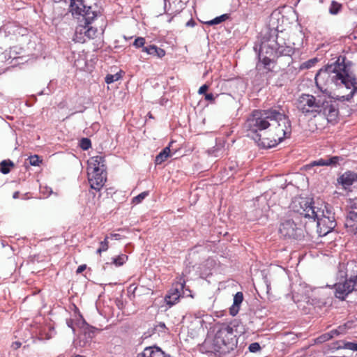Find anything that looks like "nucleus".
Returning <instances> with one entry per match:
<instances>
[{"label": "nucleus", "mask_w": 357, "mask_h": 357, "mask_svg": "<svg viewBox=\"0 0 357 357\" xmlns=\"http://www.w3.org/2000/svg\"><path fill=\"white\" fill-rule=\"evenodd\" d=\"M352 64L345 56H339L335 61L317 73L314 77L317 87L323 93L327 91V86L331 84L338 89L351 90L340 98L343 101H350L357 94V77L351 70Z\"/></svg>", "instance_id": "f257e3e1"}, {"label": "nucleus", "mask_w": 357, "mask_h": 357, "mask_svg": "<svg viewBox=\"0 0 357 357\" xmlns=\"http://www.w3.org/2000/svg\"><path fill=\"white\" fill-rule=\"evenodd\" d=\"M294 213L317 222L319 235L326 236L336 227L335 216L325 217L321 207L315 206L312 199L307 197H295L290 205Z\"/></svg>", "instance_id": "f03ea898"}, {"label": "nucleus", "mask_w": 357, "mask_h": 357, "mask_svg": "<svg viewBox=\"0 0 357 357\" xmlns=\"http://www.w3.org/2000/svg\"><path fill=\"white\" fill-rule=\"evenodd\" d=\"M296 107L305 116L318 115L324 116L328 123H335L339 110L337 103L332 100H321L310 94L303 93L296 100Z\"/></svg>", "instance_id": "7ed1b4c3"}, {"label": "nucleus", "mask_w": 357, "mask_h": 357, "mask_svg": "<svg viewBox=\"0 0 357 357\" xmlns=\"http://www.w3.org/2000/svg\"><path fill=\"white\" fill-rule=\"evenodd\" d=\"M236 335L231 326L224 325L218 330L213 338L208 337L200 345L202 353L226 354L237 346Z\"/></svg>", "instance_id": "20e7f679"}, {"label": "nucleus", "mask_w": 357, "mask_h": 357, "mask_svg": "<svg viewBox=\"0 0 357 357\" xmlns=\"http://www.w3.org/2000/svg\"><path fill=\"white\" fill-rule=\"evenodd\" d=\"M278 38L277 30H271L269 38L266 42H264L260 47L259 62L268 71L271 70V64L275 62V60L280 56L290 57V61L289 62V64H290L292 62L291 56L295 52L294 47L286 45L285 43H280Z\"/></svg>", "instance_id": "39448f33"}, {"label": "nucleus", "mask_w": 357, "mask_h": 357, "mask_svg": "<svg viewBox=\"0 0 357 357\" xmlns=\"http://www.w3.org/2000/svg\"><path fill=\"white\" fill-rule=\"evenodd\" d=\"M281 117L284 118L282 112L276 109L254 110L245 123V127L248 132V136L255 140L259 146L263 139L258 132L268 128L271 125L269 121H272L273 119L280 120Z\"/></svg>", "instance_id": "423d86ee"}, {"label": "nucleus", "mask_w": 357, "mask_h": 357, "mask_svg": "<svg viewBox=\"0 0 357 357\" xmlns=\"http://www.w3.org/2000/svg\"><path fill=\"white\" fill-rule=\"evenodd\" d=\"M284 118L281 119H273L277 124L275 127V137L273 139L263 138L259 144V146L264 149H269L276 146L282 142L285 138H289L291 134V123L289 117L284 113H282Z\"/></svg>", "instance_id": "0eeeda50"}, {"label": "nucleus", "mask_w": 357, "mask_h": 357, "mask_svg": "<svg viewBox=\"0 0 357 357\" xmlns=\"http://www.w3.org/2000/svg\"><path fill=\"white\" fill-rule=\"evenodd\" d=\"M279 233L284 238L301 240L304 237V231L302 227L297 225L294 217H292L291 215L281 219Z\"/></svg>", "instance_id": "6e6552de"}, {"label": "nucleus", "mask_w": 357, "mask_h": 357, "mask_svg": "<svg viewBox=\"0 0 357 357\" xmlns=\"http://www.w3.org/2000/svg\"><path fill=\"white\" fill-rule=\"evenodd\" d=\"M335 296L344 301L349 294L353 291H357V274L351 275L349 279L345 280L343 283H336L335 284Z\"/></svg>", "instance_id": "1a4fd4ad"}, {"label": "nucleus", "mask_w": 357, "mask_h": 357, "mask_svg": "<svg viewBox=\"0 0 357 357\" xmlns=\"http://www.w3.org/2000/svg\"><path fill=\"white\" fill-rule=\"evenodd\" d=\"M335 296L344 301L349 294L353 291H357V274L351 275L349 279L345 280L343 283H336L335 284Z\"/></svg>", "instance_id": "9d476101"}, {"label": "nucleus", "mask_w": 357, "mask_h": 357, "mask_svg": "<svg viewBox=\"0 0 357 357\" xmlns=\"http://www.w3.org/2000/svg\"><path fill=\"white\" fill-rule=\"evenodd\" d=\"M335 296L344 301L349 294L353 291H357V274L351 275L349 279L345 280L343 283H336L335 284Z\"/></svg>", "instance_id": "9b49d317"}, {"label": "nucleus", "mask_w": 357, "mask_h": 357, "mask_svg": "<svg viewBox=\"0 0 357 357\" xmlns=\"http://www.w3.org/2000/svg\"><path fill=\"white\" fill-rule=\"evenodd\" d=\"M89 182L91 188L96 190H100L104 185L107 180V172H96L92 170L91 172H88Z\"/></svg>", "instance_id": "f8f14e48"}, {"label": "nucleus", "mask_w": 357, "mask_h": 357, "mask_svg": "<svg viewBox=\"0 0 357 357\" xmlns=\"http://www.w3.org/2000/svg\"><path fill=\"white\" fill-rule=\"evenodd\" d=\"M337 181L344 189H347L351 185L357 183V174L351 171H347L338 178Z\"/></svg>", "instance_id": "ddd939ff"}, {"label": "nucleus", "mask_w": 357, "mask_h": 357, "mask_svg": "<svg viewBox=\"0 0 357 357\" xmlns=\"http://www.w3.org/2000/svg\"><path fill=\"white\" fill-rule=\"evenodd\" d=\"M137 357H172L169 354L165 353L160 347L153 346L146 347Z\"/></svg>", "instance_id": "4468645a"}, {"label": "nucleus", "mask_w": 357, "mask_h": 357, "mask_svg": "<svg viewBox=\"0 0 357 357\" xmlns=\"http://www.w3.org/2000/svg\"><path fill=\"white\" fill-rule=\"evenodd\" d=\"M91 13L94 14L95 16L93 19L90 20H87V17L84 15H76L77 16H82L83 17L82 20L84 21V24L86 26V40L93 39L96 36L98 31L96 28H93V26H90L92 22L97 17V13L96 11H93L91 9Z\"/></svg>", "instance_id": "2eb2a0df"}, {"label": "nucleus", "mask_w": 357, "mask_h": 357, "mask_svg": "<svg viewBox=\"0 0 357 357\" xmlns=\"http://www.w3.org/2000/svg\"><path fill=\"white\" fill-rule=\"evenodd\" d=\"M89 169H92L96 172H105L107 168L105 165V158L102 155H96L92 157L89 162Z\"/></svg>", "instance_id": "dca6fc26"}, {"label": "nucleus", "mask_w": 357, "mask_h": 357, "mask_svg": "<svg viewBox=\"0 0 357 357\" xmlns=\"http://www.w3.org/2000/svg\"><path fill=\"white\" fill-rule=\"evenodd\" d=\"M243 301V293L241 291L237 292L234 296L233 305L229 307V314L231 316L234 317L238 313Z\"/></svg>", "instance_id": "f3484780"}, {"label": "nucleus", "mask_w": 357, "mask_h": 357, "mask_svg": "<svg viewBox=\"0 0 357 357\" xmlns=\"http://www.w3.org/2000/svg\"><path fill=\"white\" fill-rule=\"evenodd\" d=\"M142 52L149 55L157 56L158 58H162L165 55V51L163 49L157 47L155 45H149L144 47Z\"/></svg>", "instance_id": "a211bd4d"}, {"label": "nucleus", "mask_w": 357, "mask_h": 357, "mask_svg": "<svg viewBox=\"0 0 357 357\" xmlns=\"http://www.w3.org/2000/svg\"><path fill=\"white\" fill-rule=\"evenodd\" d=\"M86 26L84 23L79 24L76 27L74 40L77 43H85L86 42Z\"/></svg>", "instance_id": "6ab92c4d"}, {"label": "nucleus", "mask_w": 357, "mask_h": 357, "mask_svg": "<svg viewBox=\"0 0 357 357\" xmlns=\"http://www.w3.org/2000/svg\"><path fill=\"white\" fill-rule=\"evenodd\" d=\"M345 225L347 227L352 228L353 231H357V211L349 212Z\"/></svg>", "instance_id": "aec40b11"}, {"label": "nucleus", "mask_w": 357, "mask_h": 357, "mask_svg": "<svg viewBox=\"0 0 357 357\" xmlns=\"http://www.w3.org/2000/svg\"><path fill=\"white\" fill-rule=\"evenodd\" d=\"M111 263H106L103 265V269H105L106 266L114 264L116 266H121L123 265L128 260V256L126 255H120L116 257H113Z\"/></svg>", "instance_id": "412c9836"}, {"label": "nucleus", "mask_w": 357, "mask_h": 357, "mask_svg": "<svg viewBox=\"0 0 357 357\" xmlns=\"http://www.w3.org/2000/svg\"><path fill=\"white\" fill-rule=\"evenodd\" d=\"M170 156L169 146L165 147L161 152L155 157V162L156 165H160L165 162Z\"/></svg>", "instance_id": "4be33fe9"}, {"label": "nucleus", "mask_w": 357, "mask_h": 357, "mask_svg": "<svg viewBox=\"0 0 357 357\" xmlns=\"http://www.w3.org/2000/svg\"><path fill=\"white\" fill-rule=\"evenodd\" d=\"M179 298V295L177 294V293H172V291H169L168 294L165 297V301L167 305L172 306L178 301Z\"/></svg>", "instance_id": "5701e85b"}, {"label": "nucleus", "mask_w": 357, "mask_h": 357, "mask_svg": "<svg viewBox=\"0 0 357 357\" xmlns=\"http://www.w3.org/2000/svg\"><path fill=\"white\" fill-rule=\"evenodd\" d=\"M14 166L13 162L10 160H4L0 162V172L7 174L10 172V167Z\"/></svg>", "instance_id": "b1692460"}, {"label": "nucleus", "mask_w": 357, "mask_h": 357, "mask_svg": "<svg viewBox=\"0 0 357 357\" xmlns=\"http://www.w3.org/2000/svg\"><path fill=\"white\" fill-rule=\"evenodd\" d=\"M185 285V281L183 278H180L179 281L176 282V286H173L169 291H172V293H177L181 297V291L183 292V289Z\"/></svg>", "instance_id": "393cba45"}, {"label": "nucleus", "mask_w": 357, "mask_h": 357, "mask_svg": "<svg viewBox=\"0 0 357 357\" xmlns=\"http://www.w3.org/2000/svg\"><path fill=\"white\" fill-rule=\"evenodd\" d=\"M344 158L342 156H331L326 158V166L337 167L340 165V162L343 161Z\"/></svg>", "instance_id": "a878e982"}, {"label": "nucleus", "mask_w": 357, "mask_h": 357, "mask_svg": "<svg viewBox=\"0 0 357 357\" xmlns=\"http://www.w3.org/2000/svg\"><path fill=\"white\" fill-rule=\"evenodd\" d=\"M342 8V4L335 1H332L329 7V13L331 15H337Z\"/></svg>", "instance_id": "bb28decb"}, {"label": "nucleus", "mask_w": 357, "mask_h": 357, "mask_svg": "<svg viewBox=\"0 0 357 357\" xmlns=\"http://www.w3.org/2000/svg\"><path fill=\"white\" fill-rule=\"evenodd\" d=\"M282 335L288 344L294 343L298 338L297 335L291 332H284Z\"/></svg>", "instance_id": "cd10ccee"}, {"label": "nucleus", "mask_w": 357, "mask_h": 357, "mask_svg": "<svg viewBox=\"0 0 357 357\" xmlns=\"http://www.w3.org/2000/svg\"><path fill=\"white\" fill-rule=\"evenodd\" d=\"M318 61L317 58H313L309 59L303 63H302L300 66V70L310 69L312 68Z\"/></svg>", "instance_id": "c85d7f7f"}, {"label": "nucleus", "mask_w": 357, "mask_h": 357, "mask_svg": "<svg viewBox=\"0 0 357 357\" xmlns=\"http://www.w3.org/2000/svg\"><path fill=\"white\" fill-rule=\"evenodd\" d=\"M228 18H229V15L228 14H223V15H222L220 16L215 17L212 20L208 21L207 22V24H209V25L218 24L222 23V22L225 21Z\"/></svg>", "instance_id": "c756f323"}, {"label": "nucleus", "mask_w": 357, "mask_h": 357, "mask_svg": "<svg viewBox=\"0 0 357 357\" xmlns=\"http://www.w3.org/2000/svg\"><path fill=\"white\" fill-rule=\"evenodd\" d=\"M121 78V72L116 73H115L114 75L108 74L105 77V82L107 84H112V83H113V82H114L116 81L119 80Z\"/></svg>", "instance_id": "7c9ffc66"}, {"label": "nucleus", "mask_w": 357, "mask_h": 357, "mask_svg": "<svg viewBox=\"0 0 357 357\" xmlns=\"http://www.w3.org/2000/svg\"><path fill=\"white\" fill-rule=\"evenodd\" d=\"M79 146L84 150L86 151L91 146V142L89 138L83 137L79 141Z\"/></svg>", "instance_id": "2f4dec72"}, {"label": "nucleus", "mask_w": 357, "mask_h": 357, "mask_svg": "<svg viewBox=\"0 0 357 357\" xmlns=\"http://www.w3.org/2000/svg\"><path fill=\"white\" fill-rule=\"evenodd\" d=\"M149 195V192H142L139 194L137 196H135L132 198V203L137 204H139L144 200Z\"/></svg>", "instance_id": "473e14b6"}, {"label": "nucleus", "mask_w": 357, "mask_h": 357, "mask_svg": "<svg viewBox=\"0 0 357 357\" xmlns=\"http://www.w3.org/2000/svg\"><path fill=\"white\" fill-rule=\"evenodd\" d=\"M29 164L32 166H38L42 163V160L38 155H33L29 157Z\"/></svg>", "instance_id": "72a5a7b5"}, {"label": "nucleus", "mask_w": 357, "mask_h": 357, "mask_svg": "<svg viewBox=\"0 0 357 357\" xmlns=\"http://www.w3.org/2000/svg\"><path fill=\"white\" fill-rule=\"evenodd\" d=\"M108 236H106L104 239V241H101L100 243V247L97 250V253H99L100 254L102 252H105V251H107L108 250Z\"/></svg>", "instance_id": "f704fd0d"}, {"label": "nucleus", "mask_w": 357, "mask_h": 357, "mask_svg": "<svg viewBox=\"0 0 357 357\" xmlns=\"http://www.w3.org/2000/svg\"><path fill=\"white\" fill-rule=\"evenodd\" d=\"M307 303L318 307H321L325 304L324 301L317 298H309Z\"/></svg>", "instance_id": "c9c22d12"}, {"label": "nucleus", "mask_w": 357, "mask_h": 357, "mask_svg": "<svg viewBox=\"0 0 357 357\" xmlns=\"http://www.w3.org/2000/svg\"><path fill=\"white\" fill-rule=\"evenodd\" d=\"M144 44H145V38H142V37H138L137 38L134 43H133V45L136 47V48H139V47H144Z\"/></svg>", "instance_id": "e433bc0d"}, {"label": "nucleus", "mask_w": 357, "mask_h": 357, "mask_svg": "<svg viewBox=\"0 0 357 357\" xmlns=\"http://www.w3.org/2000/svg\"><path fill=\"white\" fill-rule=\"evenodd\" d=\"M309 166H310V167H314V166H326V158H319V159H318L317 160H314V161L310 162Z\"/></svg>", "instance_id": "4c0bfd02"}, {"label": "nucleus", "mask_w": 357, "mask_h": 357, "mask_svg": "<svg viewBox=\"0 0 357 357\" xmlns=\"http://www.w3.org/2000/svg\"><path fill=\"white\" fill-rule=\"evenodd\" d=\"M346 332H347V330L342 325H340L336 329L331 331V333L334 334V336H337L341 334H344Z\"/></svg>", "instance_id": "58836bf2"}, {"label": "nucleus", "mask_w": 357, "mask_h": 357, "mask_svg": "<svg viewBox=\"0 0 357 357\" xmlns=\"http://www.w3.org/2000/svg\"><path fill=\"white\" fill-rule=\"evenodd\" d=\"M321 210L324 212L323 215L325 217L335 216L334 213L331 211V207L328 205L324 204V208H321Z\"/></svg>", "instance_id": "ea45409f"}, {"label": "nucleus", "mask_w": 357, "mask_h": 357, "mask_svg": "<svg viewBox=\"0 0 357 357\" xmlns=\"http://www.w3.org/2000/svg\"><path fill=\"white\" fill-rule=\"evenodd\" d=\"M248 349L250 352L255 353L261 349V347L258 342H253L249 345Z\"/></svg>", "instance_id": "a19ab883"}, {"label": "nucleus", "mask_w": 357, "mask_h": 357, "mask_svg": "<svg viewBox=\"0 0 357 357\" xmlns=\"http://www.w3.org/2000/svg\"><path fill=\"white\" fill-rule=\"evenodd\" d=\"M334 337V334H332L331 331L330 332L321 335L318 339L319 340V342H325L332 339Z\"/></svg>", "instance_id": "79ce46f5"}, {"label": "nucleus", "mask_w": 357, "mask_h": 357, "mask_svg": "<svg viewBox=\"0 0 357 357\" xmlns=\"http://www.w3.org/2000/svg\"><path fill=\"white\" fill-rule=\"evenodd\" d=\"M344 348L352 351H357V343L351 342H345Z\"/></svg>", "instance_id": "37998d69"}, {"label": "nucleus", "mask_w": 357, "mask_h": 357, "mask_svg": "<svg viewBox=\"0 0 357 357\" xmlns=\"http://www.w3.org/2000/svg\"><path fill=\"white\" fill-rule=\"evenodd\" d=\"M208 89V86L206 84H204L199 89L198 93L199 94H206V92L207 91Z\"/></svg>", "instance_id": "c03bdc74"}, {"label": "nucleus", "mask_w": 357, "mask_h": 357, "mask_svg": "<svg viewBox=\"0 0 357 357\" xmlns=\"http://www.w3.org/2000/svg\"><path fill=\"white\" fill-rule=\"evenodd\" d=\"M205 99L209 101H213L215 100V96L212 93H206Z\"/></svg>", "instance_id": "a18cd8bd"}, {"label": "nucleus", "mask_w": 357, "mask_h": 357, "mask_svg": "<svg viewBox=\"0 0 357 357\" xmlns=\"http://www.w3.org/2000/svg\"><path fill=\"white\" fill-rule=\"evenodd\" d=\"M351 211H357V200H353L350 205Z\"/></svg>", "instance_id": "49530a36"}, {"label": "nucleus", "mask_w": 357, "mask_h": 357, "mask_svg": "<svg viewBox=\"0 0 357 357\" xmlns=\"http://www.w3.org/2000/svg\"><path fill=\"white\" fill-rule=\"evenodd\" d=\"M86 266L85 264L80 265V266H78V268H77V269L76 271V273L77 274L81 273H82L86 269Z\"/></svg>", "instance_id": "de8ad7c7"}, {"label": "nucleus", "mask_w": 357, "mask_h": 357, "mask_svg": "<svg viewBox=\"0 0 357 357\" xmlns=\"http://www.w3.org/2000/svg\"><path fill=\"white\" fill-rule=\"evenodd\" d=\"M342 326L347 331L349 329H351L353 327V322L352 321H347V323L344 324Z\"/></svg>", "instance_id": "09e8293b"}, {"label": "nucleus", "mask_w": 357, "mask_h": 357, "mask_svg": "<svg viewBox=\"0 0 357 357\" xmlns=\"http://www.w3.org/2000/svg\"><path fill=\"white\" fill-rule=\"evenodd\" d=\"M83 324L86 325V326L89 329V337H91V335H90L91 333H93V330H94V328L93 327H91L89 326V324H87L84 320H83Z\"/></svg>", "instance_id": "8fccbe9b"}, {"label": "nucleus", "mask_w": 357, "mask_h": 357, "mask_svg": "<svg viewBox=\"0 0 357 357\" xmlns=\"http://www.w3.org/2000/svg\"><path fill=\"white\" fill-rule=\"evenodd\" d=\"M66 324L67 326L72 328L73 331H75L74 328H73V320L70 319H67L66 321Z\"/></svg>", "instance_id": "3c124183"}, {"label": "nucleus", "mask_w": 357, "mask_h": 357, "mask_svg": "<svg viewBox=\"0 0 357 357\" xmlns=\"http://www.w3.org/2000/svg\"><path fill=\"white\" fill-rule=\"evenodd\" d=\"M195 24L196 23H195V20H192V19H190L189 21H188L186 22L185 26H191V27H192V26H194L195 25Z\"/></svg>", "instance_id": "603ef678"}, {"label": "nucleus", "mask_w": 357, "mask_h": 357, "mask_svg": "<svg viewBox=\"0 0 357 357\" xmlns=\"http://www.w3.org/2000/svg\"><path fill=\"white\" fill-rule=\"evenodd\" d=\"M22 344L20 342H15L13 343L12 344V347L15 349H17L18 348H20L21 347Z\"/></svg>", "instance_id": "864d4df0"}, {"label": "nucleus", "mask_w": 357, "mask_h": 357, "mask_svg": "<svg viewBox=\"0 0 357 357\" xmlns=\"http://www.w3.org/2000/svg\"><path fill=\"white\" fill-rule=\"evenodd\" d=\"M111 238H114L115 239H119L120 238V234H110Z\"/></svg>", "instance_id": "5fc2aeb1"}, {"label": "nucleus", "mask_w": 357, "mask_h": 357, "mask_svg": "<svg viewBox=\"0 0 357 357\" xmlns=\"http://www.w3.org/2000/svg\"><path fill=\"white\" fill-rule=\"evenodd\" d=\"M19 195H20V192L18 191H16L13 193V198L17 199V198H19Z\"/></svg>", "instance_id": "6e6d98bb"}, {"label": "nucleus", "mask_w": 357, "mask_h": 357, "mask_svg": "<svg viewBox=\"0 0 357 357\" xmlns=\"http://www.w3.org/2000/svg\"><path fill=\"white\" fill-rule=\"evenodd\" d=\"M215 151V150L213 149V150H210L208 152H209L210 154H213L215 157H217L218 155L214 153Z\"/></svg>", "instance_id": "4d7b16f0"}, {"label": "nucleus", "mask_w": 357, "mask_h": 357, "mask_svg": "<svg viewBox=\"0 0 357 357\" xmlns=\"http://www.w3.org/2000/svg\"><path fill=\"white\" fill-rule=\"evenodd\" d=\"M158 326H160L161 328H166L165 323H162V322H160Z\"/></svg>", "instance_id": "13d9d810"}, {"label": "nucleus", "mask_w": 357, "mask_h": 357, "mask_svg": "<svg viewBox=\"0 0 357 357\" xmlns=\"http://www.w3.org/2000/svg\"><path fill=\"white\" fill-rule=\"evenodd\" d=\"M266 287H267V292H268V291L271 289L270 284L268 283L267 281H266Z\"/></svg>", "instance_id": "bf43d9fd"}, {"label": "nucleus", "mask_w": 357, "mask_h": 357, "mask_svg": "<svg viewBox=\"0 0 357 357\" xmlns=\"http://www.w3.org/2000/svg\"><path fill=\"white\" fill-rule=\"evenodd\" d=\"M76 357H84V356L78 355Z\"/></svg>", "instance_id": "052dcab7"}, {"label": "nucleus", "mask_w": 357, "mask_h": 357, "mask_svg": "<svg viewBox=\"0 0 357 357\" xmlns=\"http://www.w3.org/2000/svg\"><path fill=\"white\" fill-rule=\"evenodd\" d=\"M42 94H43V91H41V92H40V93H38V95H42Z\"/></svg>", "instance_id": "680f3d73"}, {"label": "nucleus", "mask_w": 357, "mask_h": 357, "mask_svg": "<svg viewBox=\"0 0 357 357\" xmlns=\"http://www.w3.org/2000/svg\"><path fill=\"white\" fill-rule=\"evenodd\" d=\"M259 67V63L257 65V68H258Z\"/></svg>", "instance_id": "e2e57ef3"}, {"label": "nucleus", "mask_w": 357, "mask_h": 357, "mask_svg": "<svg viewBox=\"0 0 357 357\" xmlns=\"http://www.w3.org/2000/svg\"><path fill=\"white\" fill-rule=\"evenodd\" d=\"M164 1H165V2H166V0H164Z\"/></svg>", "instance_id": "0e129e2a"}]
</instances>
